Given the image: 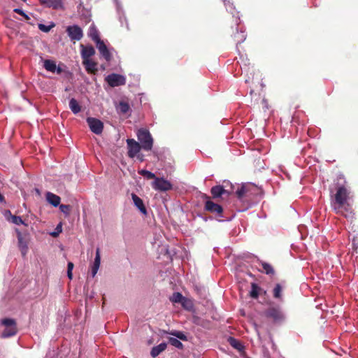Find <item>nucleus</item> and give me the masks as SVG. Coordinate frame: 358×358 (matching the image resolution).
<instances>
[{
  "instance_id": "7ed1b4c3",
  "label": "nucleus",
  "mask_w": 358,
  "mask_h": 358,
  "mask_svg": "<svg viewBox=\"0 0 358 358\" xmlns=\"http://www.w3.org/2000/svg\"><path fill=\"white\" fill-rule=\"evenodd\" d=\"M1 324L5 326V329L1 334L3 338L14 336L18 331L17 323L14 319L6 317L1 320Z\"/></svg>"
},
{
  "instance_id": "b1692460",
  "label": "nucleus",
  "mask_w": 358,
  "mask_h": 358,
  "mask_svg": "<svg viewBox=\"0 0 358 358\" xmlns=\"http://www.w3.org/2000/svg\"><path fill=\"white\" fill-rule=\"evenodd\" d=\"M117 112L120 114L126 115L130 111V106L127 101H121L119 102L116 107Z\"/></svg>"
},
{
  "instance_id": "3c124183",
  "label": "nucleus",
  "mask_w": 358,
  "mask_h": 358,
  "mask_svg": "<svg viewBox=\"0 0 358 358\" xmlns=\"http://www.w3.org/2000/svg\"><path fill=\"white\" fill-rule=\"evenodd\" d=\"M22 1H23L24 2H26L27 0H22Z\"/></svg>"
},
{
  "instance_id": "dca6fc26",
  "label": "nucleus",
  "mask_w": 358,
  "mask_h": 358,
  "mask_svg": "<svg viewBox=\"0 0 358 358\" xmlns=\"http://www.w3.org/2000/svg\"><path fill=\"white\" fill-rule=\"evenodd\" d=\"M83 65L88 73L96 74L98 69L96 62H93L92 59H86L85 62H83Z\"/></svg>"
},
{
  "instance_id": "6e6552de",
  "label": "nucleus",
  "mask_w": 358,
  "mask_h": 358,
  "mask_svg": "<svg viewBox=\"0 0 358 358\" xmlns=\"http://www.w3.org/2000/svg\"><path fill=\"white\" fill-rule=\"evenodd\" d=\"M87 123L92 132L96 134H101L103 131V124L101 120L96 117H87Z\"/></svg>"
},
{
  "instance_id": "412c9836",
  "label": "nucleus",
  "mask_w": 358,
  "mask_h": 358,
  "mask_svg": "<svg viewBox=\"0 0 358 358\" xmlns=\"http://www.w3.org/2000/svg\"><path fill=\"white\" fill-rule=\"evenodd\" d=\"M43 66L48 71L55 72L57 71L58 73H61L62 72L61 68H57V64L53 62V60H44Z\"/></svg>"
},
{
  "instance_id": "f8f14e48",
  "label": "nucleus",
  "mask_w": 358,
  "mask_h": 358,
  "mask_svg": "<svg viewBox=\"0 0 358 358\" xmlns=\"http://www.w3.org/2000/svg\"><path fill=\"white\" fill-rule=\"evenodd\" d=\"M96 48L99 53L103 56V57H104L106 60L110 61L112 59V55L110 52L109 51L106 43L103 42V41H101V38L96 45Z\"/></svg>"
},
{
  "instance_id": "09e8293b",
  "label": "nucleus",
  "mask_w": 358,
  "mask_h": 358,
  "mask_svg": "<svg viewBox=\"0 0 358 358\" xmlns=\"http://www.w3.org/2000/svg\"><path fill=\"white\" fill-rule=\"evenodd\" d=\"M240 18L238 16L236 17V19H235V22L236 24H238V21H239Z\"/></svg>"
},
{
  "instance_id": "0eeeda50",
  "label": "nucleus",
  "mask_w": 358,
  "mask_h": 358,
  "mask_svg": "<svg viewBox=\"0 0 358 358\" xmlns=\"http://www.w3.org/2000/svg\"><path fill=\"white\" fill-rule=\"evenodd\" d=\"M69 38L71 41H80L83 36V31L79 26L74 24L73 26H69L66 29Z\"/></svg>"
},
{
  "instance_id": "a878e982",
  "label": "nucleus",
  "mask_w": 358,
  "mask_h": 358,
  "mask_svg": "<svg viewBox=\"0 0 358 358\" xmlns=\"http://www.w3.org/2000/svg\"><path fill=\"white\" fill-rule=\"evenodd\" d=\"M69 108L74 114H78L81 110V106L75 98L70 99Z\"/></svg>"
},
{
  "instance_id": "c03bdc74",
  "label": "nucleus",
  "mask_w": 358,
  "mask_h": 358,
  "mask_svg": "<svg viewBox=\"0 0 358 358\" xmlns=\"http://www.w3.org/2000/svg\"><path fill=\"white\" fill-rule=\"evenodd\" d=\"M73 266H74V264L73 262H69L67 269H69L70 271H73Z\"/></svg>"
},
{
  "instance_id": "cd10ccee",
  "label": "nucleus",
  "mask_w": 358,
  "mask_h": 358,
  "mask_svg": "<svg viewBox=\"0 0 358 358\" xmlns=\"http://www.w3.org/2000/svg\"><path fill=\"white\" fill-rule=\"evenodd\" d=\"M234 38L236 44H240L245 41L246 36L245 35L244 31H242V30L238 31L237 29L236 33L234 34Z\"/></svg>"
},
{
  "instance_id": "bb28decb",
  "label": "nucleus",
  "mask_w": 358,
  "mask_h": 358,
  "mask_svg": "<svg viewBox=\"0 0 358 358\" xmlns=\"http://www.w3.org/2000/svg\"><path fill=\"white\" fill-rule=\"evenodd\" d=\"M283 287L280 284L278 283L275 285L273 289V296L275 299H282V298Z\"/></svg>"
},
{
  "instance_id": "f704fd0d",
  "label": "nucleus",
  "mask_w": 358,
  "mask_h": 358,
  "mask_svg": "<svg viewBox=\"0 0 358 358\" xmlns=\"http://www.w3.org/2000/svg\"><path fill=\"white\" fill-rule=\"evenodd\" d=\"M138 173L140 175L147 178L148 180H152V178H154V180H155L156 176L154 173L148 171V170L141 169L138 171Z\"/></svg>"
},
{
  "instance_id": "37998d69",
  "label": "nucleus",
  "mask_w": 358,
  "mask_h": 358,
  "mask_svg": "<svg viewBox=\"0 0 358 358\" xmlns=\"http://www.w3.org/2000/svg\"><path fill=\"white\" fill-rule=\"evenodd\" d=\"M56 230H57V232H52V236H57L59 235V232H61V231H62V224H59L57 226Z\"/></svg>"
},
{
  "instance_id": "603ef678",
  "label": "nucleus",
  "mask_w": 358,
  "mask_h": 358,
  "mask_svg": "<svg viewBox=\"0 0 358 358\" xmlns=\"http://www.w3.org/2000/svg\"><path fill=\"white\" fill-rule=\"evenodd\" d=\"M248 358H250V357H248Z\"/></svg>"
},
{
  "instance_id": "5701e85b",
  "label": "nucleus",
  "mask_w": 358,
  "mask_h": 358,
  "mask_svg": "<svg viewBox=\"0 0 358 358\" xmlns=\"http://www.w3.org/2000/svg\"><path fill=\"white\" fill-rule=\"evenodd\" d=\"M248 191V187H245V185H241L238 187L236 191V196L239 200L245 201L248 200L247 192Z\"/></svg>"
},
{
  "instance_id": "a211bd4d",
  "label": "nucleus",
  "mask_w": 358,
  "mask_h": 358,
  "mask_svg": "<svg viewBox=\"0 0 358 358\" xmlns=\"http://www.w3.org/2000/svg\"><path fill=\"white\" fill-rule=\"evenodd\" d=\"M131 198L134 205L140 210L141 213L146 214L147 210L141 197L138 196L136 194L133 193L131 194Z\"/></svg>"
},
{
  "instance_id": "f03ea898",
  "label": "nucleus",
  "mask_w": 358,
  "mask_h": 358,
  "mask_svg": "<svg viewBox=\"0 0 358 358\" xmlns=\"http://www.w3.org/2000/svg\"><path fill=\"white\" fill-rule=\"evenodd\" d=\"M137 138L140 141L141 148H143L144 150H151L153 145V138L147 129H139L137 131Z\"/></svg>"
},
{
  "instance_id": "4c0bfd02",
  "label": "nucleus",
  "mask_w": 358,
  "mask_h": 358,
  "mask_svg": "<svg viewBox=\"0 0 358 358\" xmlns=\"http://www.w3.org/2000/svg\"><path fill=\"white\" fill-rule=\"evenodd\" d=\"M229 343L230 345L236 348L237 350H241L242 348V344L238 340L233 338V337L229 338Z\"/></svg>"
},
{
  "instance_id": "f3484780",
  "label": "nucleus",
  "mask_w": 358,
  "mask_h": 358,
  "mask_svg": "<svg viewBox=\"0 0 358 358\" xmlns=\"http://www.w3.org/2000/svg\"><path fill=\"white\" fill-rule=\"evenodd\" d=\"M210 192L213 198H219L223 194L229 195L230 194V192L226 190V189H224L222 185L213 186Z\"/></svg>"
},
{
  "instance_id": "393cba45",
  "label": "nucleus",
  "mask_w": 358,
  "mask_h": 358,
  "mask_svg": "<svg viewBox=\"0 0 358 358\" xmlns=\"http://www.w3.org/2000/svg\"><path fill=\"white\" fill-rule=\"evenodd\" d=\"M243 71L246 74L247 78H245V83H250L254 79L255 68L250 67V65H245L243 67Z\"/></svg>"
},
{
  "instance_id": "a19ab883",
  "label": "nucleus",
  "mask_w": 358,
  "mask_h": 358,
  "mask_svg": "<svg viewBox=\"0 0 358 358\" xmlns=\"http://www.w3.org/2000/svg\"><path fill=\"white\" fill-rule=\"evenodd\" d=\"M13 11L15 12V13L21 15V16H23L25 20H30V17L27 15V14L25 13L24 10H22V8H14Z\"/></svg>"
},
{
  "instance_id": "ea45409f",
  "label": "nucleus",
  "mask_w": 358,
  "mask_h": 358,
  "mask_svg": "<svg viewBox=\"0 0 358 358\" xmlns=\"http://www.w3.org/2000/svg\"><path fill=\"white\" fill-rule=\"evenodd\" d=\"M11 221L15 224H24L22 217L20 216L13 215L11 216Z\"/></svg>"
},
{
  "instance_id": "1a4fd4ad",
  "label": "nucleus",
  "mask_w": 358,
  "mask_h": 358,
  "mask_svg": "<svg viewBox=\"0 0 358 358\" xmlns=\"http://www.w3.org/2000/svg\"><path fill=\"white\" fill-rule=\"evenodd\" d=\"M127 155L130 158H134L141 150V145L140 143L136 141V140L131 138L127 140Z\"/></svg>"
},
{
  "instance_id": "c9c22d12",
  "label": "nucleus",
  "mask_w": 358,
  "mask_h": 358,
  "mask_svg": "<svg viewBox=\"0 0 358 358\" xmlns=\"http://www.w3.org/2000/svg\"><path fill=\"white\" fill-rule=\"evenodd\" d=\"M170 334L173 335V336L177 337L178 339L182 340V341H187V337L183 331H170Z\"/></svg>"
},
{
  "instance_id": "4468645a",
  "label": "nucleus",
  "mask_w": 358,
  "mask_h": 358,
  "mask_svg": "<svg viewBox=\"0 0 358 358\" xmlns=\"http://www.w3.org/2000/svg\"><path fill=\"white\" fill-rule=\"evenodd\" d=\"M80 48V54L83 61H85L86 59H91L90 57H92V55L96 54V50L92 45L85 46L83 45V44H81Z\"/></svg>"
},
{
  "instance_id": "473e14b6",
  "label": "nucleus",
  "mask_w": 358,
  "mask_h": 358,
  "mask_svg": "<svg viewBox=\"0 0 358 358\" xmlns=\"http://www.w3.org/2000/svg\"><path fill=\"white\" fill-rule=\"evenodd\" d=\"M224 4L227 8V10L231 13L234 16L235 13V6L234 4V2L231 1V0H223Z\"/></svg>"
},
{
  "instance_id": "a18cd8bd",
  "label": "nucleus",
  "mask_w": 358,
  "mask_h": 358,
  "mask_svg": "<svg viewBox=\"0 0 358 358\" xmlns=\"http://www.w3.org/2000/svg\"><path fill=\"white\" fill-rule=\"evenodd\" d=\"M67 275L69 279H72L73 278V271L67 270Z\"/></svg>"
},
{
  "instance_id": "423d86ee",
  "label": "nucleus",
  "mask_w": 358,
  "mask_h": 358,
  "mask_svg": "<svg viewBox=\"0 0 358 358\" xmlns=\"http://www.w3.org/2000/svg\"><path fill=\"white\" fill-rule=\"evenodd\" d=\"M203 196L206 198L207 199L205 202L206 210L211 212L212 213L222 215L223 212V208L221 205L217 204V203L212 201L210 198L208 196H207V194H204Z\"/></svg>"
},
{
  "instance_id": "72a5a7b5",
  "label": "nucleus",
  "mask_w": 358,
  "mask_h": 358,
  "mask_svg": "<svg viewBox=\"0 0 358 358\" xmlns=\"http://www.w3.org/2000/svg\"><path fill=\"white\" fill-rule=\"evenodd\" d=\"M89 36L91 37L92 41H95L96 44L97 45L100 39L99 33L98 31L96 29H91L89 33Z\"/></svg>"
},
{
  "instance_id": "49530a36",
  "label": "nucleus",
  "mask_w": 358,
  "mask_h": 358,
  "mask_svg": "<svg viewBox=\"0 0 358 358\" xmlns=\"http://www.w3.org/2000/svg\"><path fill=\"white\" fill-rule=\"evenodd\" d=\"M137 158L139 159L140 161H144V156L143 155H137Z\"/></svg>"
},
{
  "instance_id": "ddd939ff",
  "label": "nucleus",
  "mask_w": 358,
  "mask_h": 358,
  "mask_svg": "<svg viewBox=\"0 0 358 358\" xmlns=\"http://www.w3.org/2000/svg\"><path fill=\"white\" fill-rule=\"evenodd\" d=\"M41 5L53 9H64L63 0H39Z\"/></svg>"
},
{
  "instance_id": "c85d7f7f",
  "label": "nucleus",
  "mask_w": 358,
  "mask_h": 358,
  "mask_svg": "<svg viewBox=\"0 0 358 358\" xmlns=\"http://www.w3.org/2000/svg\"><path fill=\"white\" fill-rule=\"evenodd\" d=\"M245 187H248L247 197L248 200L252 199L253 195H255V192H257V186L251 185V183H248L245 185Z\"/></svg>"
},
{
  "instance_id": "c756f323",
  "label": "nucleus",
  "mask_w": 358,
  "mask_h": 358,
  "mask_svg": "<svg viewBox=\"0 0 358 358\" xmlns=\"http://www.w3.org/2000/svg\"><path fill=\"white\" fill-rule=\"evenodd\" d=\"M259 290H261V288L257 285V284L252 283V289L250 292V296L252 298L257 299L259 296Z\"/></svg>"
},
{
  "instance_id": "79ce46f5",
  "label": "nucleus",
  "mask_w": 358,
  "mask_h": 358,
  "mask_svg": "<svg viewBox=\"0 0 358 358\" xmlns=\"http://www.w3.org/2000/svg\"><path fill=\"white\" fill-rule=\"evenodd\" d=\"M52 27H54V24H52V26H45V24H38V29L43 32H48V31L51 30Z\"/></svg>"
},
{
  "instance_id": "9b49d317",
  "label": "nucleus",
  "mask_w": 358,
  "mask_h": 358,
  "mask_svg": "<svg viewBox=\"0 0 358 358\" xmlns=\"http://www.w3.org/2000/svg\"><path fill=\"white\" fill-rule=\"evenodd\" d=\"M16 232L17 235L19 248L22 256L24 257L28 251V242L24 235H22V232L20 231V230L17 229Z\"/></svg>"
},
{
  "instance_id": "2eb2a0df",
  "label": "nucleus",
  "mask_w": 358,
  "mask_h": 358,
  "mask_svg": "<svg viewBox=\"0 0 358 358\" xmlns=\"http://www.w3.org/2000/svg\"><path fill=\"white\" fill-rule=\"evenodd\" d=\"M257 263L262 267L258 268L260 272L268 275H274L275 269L270 263L262 262V260L260 259L257 260Z\"/></svg>"
},
{
  "instance_id": "58836bf2",
  "label": "nucleus",
  "mask_w": 358,
  "mask_h": 358,
  "mask_svg": "<svg viewBox=\"0 0 358 358\" xmlns=\"http://www.w3.org/2000/svg\"><path fill=\"white\" fill-rule=\"evenodd\" d=\"M182 306L185 309L191 310L192 308L193 303L191 300H189V299L183 297Z\"/></svg>"
},
{
  "instance_id": "f257e3e1",
  "label": "nucleus",
  "mask_w": 358,
  "mask_h": 358,
  "mask_svg": "<svg viewBox=\"0 0 358 358\" xmlns=\"http://www.w3.org/2000/svg\"><path fill=\"white\" fill-rule=\"evenodd\" d=\"M350 192L343 185H337L336 192L331 199V208L336 213L342 215L347 219H353L355 213L348 202Z\"/></svg>"
},
{
  "instance_id": "2f4dec72",
  "label": "nucleus",
  "mask_w": 358,
  "mask_h": 358,
  "mask_svg": "<svg viewBox=\"0 0 358 358\" xmlns=\"http://www.w3.org/2000/svg\"><path fill=\"white\" fill-rule=\"evenodd\" d=\"M183 296H182L180 292H174L171 298H170V300L173 303H180L182 304L183 301Z\"/></svg>"
},
{
  "instance_id": "4be33fe9",
  "label": "nucleus",
  "mask_w": 358,
  "mask_h": 358,
  "mask_svg": "<svg viewBox=\"0 0 358 358\" xmlns=\"http://www.w3.org/2000/svg\"><path fill=\"white\" fill-rule=\"evenodd\" d=\"M166 348L167 344L163 342L162 343H160L157 346L152 348L150 355L153 358H155V357L158 356L159 354L163 352V351L165 350Z\"/></svg>"
},
{
  "instance_id": "20e7f679",
  "label": "nucleus",
  "mask_w": 358,
  "mask_h": 358,
  "mask_svg": "<svg viewBox=\"0 0 358 358\" xmlns=\"http://www.w3.org/2000/svg\"><path fill=\"white\" fill-rule=\"evenodd\" d=\"M152 186L154 189L161 192H166L173 189V185L169 180H165L164 178L156 177L152 183Z\"/></svg>"
},
{
  "instance_id": "de8ad7c7",
  "label": "nucleus",
  "mask_w": 358,
  "mask_h": 358,
  "mask_svg": "<svg viewBox=\"0 0 358 358\" xmlns=\"http://www.w3.org/2000/svg\"><path fill=\"white\" fill-rule=\"evenodd\" d=\"M3 201H5V197L0 193V202H3Z\"/></svg>"
},
{
  "instance_id": "9d476101",
  "label": "nucleus",
  "mask_w": 358,
  "mask_h": 358,
  "mask_svg": "<svg viewBox=\"0 0 358 358\" xmlns=\"http://www.w3.org/2000/svg\"><path fill=\"white\" fill-rule=\"evenodd\" d=\"M265 316L272 318L275 322H279V321H282L284 319L281 310L279 308H275V306L266 309Z\"/></svg>"
},
{
  "instance_id": "e433bc0d",
  "label": "nucleus",
  "mask_w": 358,
  "mask_h": 358,
  "mask_svg": "<svg viewBox=\"0 0 358 358\" xmlns=\"http://www.w3.org/2000/svg\"><path fill=\"white\" fill-rule=\"evenodd\" d=\"M59 208L61 211L65 214L66 216H69L71 210L70 205L60 204Z\"/></svg>"
},
{
  "instance_id": "6ab92c4d",
  "label": "nucleus",
  "mask_w": 358,
  "mask_h": 358,
  "mask_svg": "<svg viewBox=\"0 0 358 358\" xmlns=\"http://www.w3.org/2000/svg\"><path fill=\"white\" fill-rule=\"evenodd\" d=\"M46 200L48 203H50V204L54 206H59L61 203V197L57 196L55 194L51 193V192H47Z\"/></svg>"
},
{
  "instance_id": "aec40b11",
  "label": "nucleus",
  "mask_w": 358,
  "mask_h": 358,
  "mask_svg": "<svg viewBox=\"0 0 358 358\" xmlns=\"http://www.w3.org/2000/svg\"><path fill=\"white\" fill-rule=\"evenodd\" d=\"M101 264V255H100V249L96 248L95 259L94 261L92 268V276L94 277Z\"/></svg>"
},
{
  "instance_id": "8fccbe9b",
  "label": "nucleus",
  "mask_w": 358,
  "mask_h": 358,
  "mask_svg": "<svg viewBox=\"0 0 358 358\" xmlns=\"http://www.w3.org/2000/svg\"><path fill=\"white\" fill-rule=\"evenodd\" d=\"M252 92H253V90H250V94H252Z\"/></svg>"
},
{
  "instance_id": "39448f33",
  "label": "nucleus",
  "mask_w": 358,
  "mask_h": 358,
  "mask_svg": "<svg viewBox=\"0 0 358 358\" xmlns=\"http://www.w3.org/2000/svg\"><path fill=\"white\" fill-rule=\"evenodd\" d=\"M105 80L112 87L125 85L126 83L125 77L118 73H110L106 77Z\"/></svg>"
},
{
  "instance_id": "7c9ffc66",
  "label": "nucleus",
  "mask_w": 358,
  "mask_h": 358,
  "mask_svg": "<svg viewBox=\"0 0 358 358\" xmlns=\"http://www.w3.org/2000/svg\"><path fill=\"white\" fill-rule=\"evenodd\" d=\"M169 342L171 345H172L173 347L178 348L180 350H182L183 348V345L177 337H169Z\"/></svg>"
}]
</instances>
